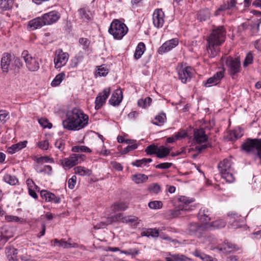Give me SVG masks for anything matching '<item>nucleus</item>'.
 <instances>
[{"label": "nucleus", "instance_id": "nucleus-32", "mask_svg": "<svg viewBox=\"0 0 261 261\" xmlns=\"http://www.w3.org/2000/svg\"><path fill=\"white\" fill-rule=\"evenodd\" d=\"M171 148L166 147L164 146L159 147L156 157L160 159H163L169 154Z\"/></svg>", "mask_w": 261, "mask_h": 261}, {"label": "nucleus", "instance_id": "nucleus-55", "mask_svg": "<svg viewBox=\"0 0 261 261\" xmlns=\"http://www.w3.org/2000/svg\"><path fill=\"white\" fill-rule=\"evenodd\" d=\"M38 122L44 128H51L52 127V124L49 122L47 119L41 118L39 119Z\"/></svg>", "mask_w": 261, "mask_h": 261}, {"label": "nucleus", "instance_id": "nucleus-2", "mask_svg": "<svg viewBox=\"0 0 261 261\" xmlns=\"http://www.w3.org/2000/svg\"><path fill=\"white\" fill-rule=\"evenodd\" d=\"M128 28L123 22L118 19L113 20L110 25L109 32L116 39H121L127 33Z\"/></svg>", "mask_w": 261, "mask_h": 261}, {"label": "nucleus", "instance_id": "nucleus-61", "mask_svg": "<svg viewBox=\"0 0 261 261\" xmlns=\"http://www.w3.org/2000/svg\"><path fill=\"white\" fill-rule=\"evenodd\" d=\"M172 165L171 163H163L155 166L157 169H166L170 168Z\"/></svg>", "mask_w": 261, "mask_h": 261}, {"label": "nucleus", "instance_id": "nucleus-41", "mask_svg": "<svg viewBox=\"0 0 261 261\" xmlns=\"http://www.w3.org/2000/svg\"><path fill=\"white\" fill-rule=\"evenodd\" d=\"M97 69L96 71V75L99 76H105L108 72L109 69L107 66L105 65H102L97 67Z\"/></svg>", "mask_w": 261, "mask_h": 261}, {"label": "nucleus", "instance_id": "nucleus-36", "mask_svg": "<svg viewBox=\"0 0 261 261\" xmlns=\"http://www.w3.org/2000/svg\"><path fill=\"white\" fill-rule=\"evenodd\" d=\"M211 15V12L208 9L200 10L197 15V18L200 21H205L209 19Z\"/></svg>", "mask_w": 261, "mask_h": 261}, {"label": "nucleus", "instance_id": "nucleus-13", "mask_svg": "<svg viewBox=\"0 0 261 261\" xmlns=\"http://www.w3.org/2000/svg\"><path fill=\"white\" fill-rule=\"evenodd\" d=\"M192 68L191 67H180L178 69V79L182 83H186L191 80Z\"/></svg>", "mask_w": 261, "mask_h": 261}, {"label": "nucleus", "instance_id": "nucleus-48", "mask_svg": "<svg viewBox=\"0 0 261 261\" xmlns=\"http://www.w3.org/2000/svg\"><path fill=\"white\" fill-rule=\"evenodd\" d=\"M72 151L74 152H91V150L86 146H75L72 148Z\"/></svg>", "mask_w": 261, "mask_h": 261}, {"label": "nucleus", "instance_id": "nucleus-10", "mask_svg": "<svg viewBox=\"0 0 261 261\" xmlns=\"http://www.w3.org/2000/svg\"><path fill=\"white\" fill-rule=\"evenodd\" d=\"M138 218L133 216H123L122 213H118L115 215L108 218V223H113L114 222L122 223H133L136 222Z\"/></svg>", "mask_w": 261, "mask_h": 261}, {"label": "nucleus", "instance_id": "nucleus-11", "mask_svg": "<svg viewBox=\"0 0 261 261\" xmlns=\"http://www.w3.org/2000/svg\"><path fill=\"white\" fill-rule=\"evenodd\" d=\"M110 92V88H108L105 89L102 92L98 94L95 100V109L96 110H99L102 107L109 97Z\"/></svg>", "mask_w": 261, "mask_h": 261}, {"label": "nucleus", "instance_id": "nucleus-46", "mask_svg": "<svg viewBox=\"0 0 261 261\" xmlns=\"http://www.w3.org/2000/svg\"><path fill=\"white\" fill-rule=\"evenodd\" d=\"M4 180L11 185H15L18 182V180L16 176L10 174L5 175Z\"/></svg>", "mask_w": 261, "mask_h": 261}, {"label": "nucleus", "instance_id": "nucleus-24", "mask_svg": "<svg viewBox=\"0 0 261 261\" xmlns=\"http://www.w3.org/2000/svg\"><path fill=\"white\" fill-rule=\"evenodd\" d=\"M218 248L224 253H228L237 250L236 245L227 241H225L224 244L218 246Z\"/></svg>", "mask_w": 261, "mask_h": 261}, {"label": "nucleus", "instance_id": "nucleus-6", "mask_svg": "<svg viewBox=\"0 0 261 261\" xmlns=\"http://www.w3.org/2000/svg\"><path fill=\"white\" fill-rule=\"evenodd\" d=\"M85 155L84 154H72L69 158H64L60 161L63 167L70 169L84 161Z\"/></svg>", "mask_w": 261, "mask_h": 261}, {"label": "nucleus", "instance_id": "nucleus-21", "mask_svg": "<svg viewBox=\"0 0 261 261\" xmlns=\"http://www.w3.org/2000/svg\"><path fill=\"white\" fill-rule=\"evenodd\" d=\"M122 98V92L120 89H116L112 93L109 99V103L114 106H118L121 102Z\"/></svg>", "mask_w": 261, "mask_h": 261}, {"label": "nucleus", "instance_id": "nucleus-35", "mask_svg": "<svg viewBox=\"0 0 261 261\" xmlns=\"http://www.w3.org/2000/svg\"><path fill=\"white\" fill-rule=\"evenodd\" d=\"M148 176L144 174H137L132 176V180L136 184H139L146 182Z\"/></svg>", "mask_w": 261, "mask_h": 261}, {"label": "nucleus", "instance_id": "nucleus-22", "mask_svg": "<svg viewBox=\"0 0 261 261\" xmlns=\"http://www.w3.org/2000/svg\"><path fill=\"white\" fill-rule=\"evenodd\" d=\"M208 137L205 135L203 128H199L194 130V139L198 143L205 142L207 141Z\"/></svg>", "mask_w": 261, "mask_h": 261}, {"label": "nucleus", "instance_id": "nucleus-54", "mask_svg": "<svg viewBox=\"0 0 261 261\" xmlns=\"http://www.w3.org/2000/svg\"><path fill=\"white\" fill-rule=\"evenodd\" d=\"M36 162L38 164H41L44 163H50L54 162V160L52 158H50L48 156H41L39 158H36Z\"/></svg>", "mask_w": 261, "mask_h": 261}, {"label": "nucleus", "instance_id": "nucleus-27", "mask_svg": "<svg viewBox=\"0 0 261 261\" xmlns=\"http://www.w3.org/2000/svg\"><path fill=\"white\" fill-rule=\"evenodd\" d=\"M84 53L80 51L76 56L71 60L70 66L72 68H76L78 65L82 63L84 59Z\"/></svg>", "mask_w": 261, "mask_h": 261}, {"label": "nucleus", "instance_id": "nucleus-60", "mask_svg": "<svg viewBox=\"0 0 261 261\" xmlns=\"http://www.w3.org/2000/svg\"><path fill=\"white\" fill-rule=\"evenodd\" d=\"M172 257L174 259V261H187L189 258L184 255L180 254H173Z\"/></svg>", "mask_w": 261, "mask_h": 261}, {"label": "nucleus", "instance_id": "nucleus-5", "mask_svg": "<svg viewBox=\"0 0 261 261\" xmlns=\"http://www.w3.org/2000/svg\"><path fill=\"white\" fill-rule=\"evenodd\" d=\"M208 227L206 224H200L197 222H192L188 225L187 231L189 234L200 238L204 237V232L207 231Z\"/></svg>", "mask_w": 261, "mask_h": 261}, {"label": "nucleus", "instance_id": "nucleus-18", "mask_svg": "<svg viewBox=\"0 0 261 261\" xmlns=\"http://www.w3.org/2000/svg\"><path fill=\"white\" fill-rule=\"evenodd\" d=\"M40 196L46 202H51L55 203H59L61 202L60 197L46 190L41 191Z\"/></svg>", "mask_w": 261, "mask_h": 261}, {"label": "nucleus", "instance_id": "nucleus-51", "mask_svg": "<svg viewBox=\"0 0 261 261\" xmlns=\"http://www.w3.org/2000/svg\"><path fill=\"white\" fill-rule=\"evenodd\" d=\"M80 44L82 46L84 50H87L90 44V41L87 38H80L79 40Z\"/></svg>", "mask_w": 261, "mask_h": 261}, {"label": "nucleus", "instance_id": "nucleus-38", "mask_svg": "<svg viewBox=\"0 0 261 261\" xmlns=\"http://www.w3.org/2000/svg\"><path fill=\"white\" fill-rule=\"evenodd\" d=\"M74 172L81 176L89 175L91 171L82 166H77L74 168Z\"/></svg>", "mask_w": 261, "mask_h": 261}, {"label": "nucleus", "instance_id": "nucleus-63", "mask_svg": "<svg viewBox=\"0 0 261 261\" xmlns=\"http://www.w3.org/2000/svg\"><path fill=\"white\" fill-rule=\"evenodd\" d=\"M138 147V145L136 144H132L130 145L127 146L126 147L124 148L122 151V153L124 154L128 153L129 151L133 150L136 149Z\"/></svg>", "mask_w": 261, "mask_h": 261}, {"label": "nucleus", "instance_id": "nucleus-62", "mask_svg": "<svg viewBox=\"0 0 261 261\" xmlns=\"http://www.w3.org/2000/svg\"><path fill=\"white\" fill-rule=\"evenodd\" d=\"M55 145L56 147L61 151L63 150L65 148V143L64 141L61 139L57 140L55 143Z\"/></svg>", "mask_w": 261, "mask_h": 261}, {"label": "nucleus", "instance_id": "nucleus-15", "mask_svg": "<svg viewBox=\"0 0 261 261\" xmlns=\"http://www.w3.org/2000/svg\"><path fill=\"white\" fill-rule=\"evenodd\" d=\"M164 13L162 9H155L152 15L153 23L157 28H162L164 23Z\"/></svg>", "mask_w": 261, "mask_h": 261}, {"label": "nucleus", "instance_id": "nucleus-19", "mask_svg": "<svg viewBox=\"0 0 261 261\" xmlns=\"http://www.w3.org/2000/svg\"><path fill=\"white\" fill-rule=\"evenodd\" d=\"M188 210V208H186L184 206H182L180 204L178 208H175L167 211L165 213V217L167 219H171L181 215V211Z\"/></svg>", "mask_w": 261, "mask_h": 261}, {"label": "nucleus", "instance_id": "nucleus-31", "mask_svg": "<svg viewBox=\"0 0 261 261\" xmlns=\"http://www.w3.org/2000/svg\"><path fill=\"white\" fill-rule=\"evenodd\" d=\"M226 11H227L226 14L228 15H231L232 13V12L228 7L226 3H224L222 5H220L219 8H218V9L215 12L214 15L215 16H218L221 14H223V13Z\"/></svg>", "mask_w": 261, "mask_h": 261}, {"label": "nucleus", "instance_id": "nucleus-39", "mask_svg": "<svg viewBox=\"0 0 261 261\" xmlns=\"http://www.w3.org/2000/svg\"><path fill=\"white\" fill-rule=\"evenodd\" d=\"M193 254L195 256L200 258L202 261H213V258L212 256L199 250H195Z\"/></svg>", "mask_w": 261, "mask_h": 261}, {"label": "nucleus", "instance_id": "nucleus-16", "mask_svg": "<svg viewBox=\"0 0 261 261\" xmlns=\"http://www.w3.org/2000/svg\"><path fill=\"white\" fill-rule=\"evenodd\" d=\"M224 76V71L217 72L213 76L208 78L205 82H203V85L206 87H210L219 84Z\"/></svg>", "mask_w": 261, "mask_h": 261}, {"label": "nucleus", "instance_id": "nucleus-1", "mask_svg": "<svg viewBox=\"0 0 261 261\" xmlns=\"http://www.w3.org/2000/svg\"><path fill=\"white\" fill-rule=\"evenodd\" d=\"M89 117L76 108L68 111L66 118L62 122L63 127L69 130H80L88 124Z\"/></svg>", "mask_w": 261, "mask_h": 261}, {"label": "nucleus", "instance_id": "nucleus-59", "mask_svg": "<svg viewBox=\"0 0 261 261\" xmlns=\"http://www.w3.org/2000/svg\"><path fill=\"white\" fill-rule=\"evenodd\" d=\"M76 182V177L75 175L72 176L68 181V188L72 190L74 189Z\"/></svg>", "mask_w": 261, "mask_h": 261}, {"label": "nucleus", "instance_id": "nucleus-30", "mask_svg": "<svg viewBox=\"0 0 261 261\" xmlns=\"http://www.w3.org/2000/svg\"><path fill=\"white\" fill-rule=\"evenodd\" d=\"M80 18L83 20H89L92 17V13L88 8H82L78 10Z\"/></svg>", "mask_w": 261, "mask_h": 261}, {"label": "nucleus", "instance_id": "nucleus-64", "mask_svg": "<svg viewBox=\"0 0 261 261\" xmlns=\"http://www.w3.org/2000/svg\"><path fill=\"white\" fill-rule=\"evenodd\" d=\"M13 65H14V69H15L16 68L17 69H19L22 66V63L21 62L19 58H16L13 61Z\"/></svg>", "mask_w": 261, "mask_h": 261}, {"label": "nucleus", "instance_id": "nucleus-45", "mask_svg": "<svg viewBox=\"0 0 261 261\" xmlns=\"http://www.w3.org/2000/svg\"><path fill=\"white\" fill-rule=\"evenodd\" d=\"M166 119V116L165 114L161 113L156 116L154 118V121L152 122V123L156 125H161L164 122Z\"/></svg>", "mask_w": 261, "mask_h": 261}, {"label": "nucleus", "instance_id": "nucleus-40", "mask_svg": "<svg viewBox=\"0 0 261 261\" xmlns=\"http://www.w3.org/2000/svg\"><path fill=\"white\" fill-rule=\"evenodd\" d=\"M65 77L64 72H61L57 74L51 83L52 87H56L59 86Z\"/></svg>", "mask_w": 261, "mask_h": 261}, {"label": "nucleus", "instance_id": "nucleus-44", "mask_svg": "<svg viewBox=\"0 0 261 261\" xmlns=\"http://www.w3.org/2000/svg\"><path fill=\"white\" fill-rule=\"evenodd\" d=\"M152 102V99L147 97L144 99H140L138 101V105L142 108H146L150 106Z\"/></svg>", "mask_w": 261, "mask_h": 261}, {"label": "nucleus", "instance_id": "nucleus-37", "mask_svg": "<svg viewBox=\"0 0 261 261\" xmlns=\"http://www.w3.org/2000/svg\"><path fill=\"white\" fill-rule=\"evenodd\" d=\"M140 250L137 248H132L126 250L120 251V253L124 254L126 255L130 256L132 258L140 254Z\"/></svg>", "mask_w": 261, "mask_h": 261}, {"label": "nucleus", "instance_id": "nucleus-50", "mask_svg": "<svg viewBox=\"0 0 261 261\" xmlns=\"http://www.w3.org/2000/svg\"><path fill=\"white\" fill-rule=\"evenodd\" d=\"M113 210L115 212L125 211L127 208V205L123 202L116 203L112 206Z\"/></svg>", "mask_w": 261, "mask_h": 261}, {"label": "nucleus", "instance_id": "nucleus-8", "mask_svg": "<svg viewBox=\"0 0 261 261\" xmlns=\"http://www.w3.org/2000/svg\"><path fill=\"white\" fill-rule=\"evenodd\" d=\"M225 64L231 76H233L240 71L241 62L238 58L228 57L226 58Z\"/></svg>", "mask_w": 261, "mask_h": 261}, {"label": "nucleus", "instance_id": "nucleus-52", "mask_svg": "<svg viewBox=\"0 0 261 261\" xmlns=\"http://www.w3.org/2000/svg\"><path fill=\"white\" fill-rule=\"evenodd\" d=\"M148 190L152 193L158 194L161 191V187L156 183L152 184L149 186Z\"/></svg>", "mask_w": 261, "mask_h": 261}, {"label": "nucleus", "instance_id": "nucleus-53", "mask_svg": "<svg viewBox=\"0 0 261 261\" xmlns=\"http://www.w3.org/2000/svg\"><path fill=\"white\" fill-rule=\"evenodd\" d=\"M148 206L151 209H160L162 207L163 203L161 201H153L148 203Z\"/></svg>", "mask_w": 261, "mask_h": 261}, {"label": "nucleus", "instance_id": "nucleus-4", "mask_svg": "<svg viewBox=\"0 0 261 261\" xmlns=\"http://www.w3.org/2000/svg\"><path fill=\"white\" fill-rule=\"evenodd\" d=\"M225 35L226 32L223 26L214 29L207 39L208 44L211 45H220L225 41Z\"/></svg>", "mask_w": 261, "mask_h": 261}, {"label": "nucleus", "instance_id": "nucleus-9", "mask_svg": "<svg viewBox=\"0 0 261 261\" xmlns=\"http://www.w3.org/2000/svg\"><path fill=\"white\" fill-rule=\"evenodd\" d=\"M69 54L63 52L62 49H58L55 52L54 58L55 67L56 69L61 68L65 66L69 59Z\"/></svg>", "mask_w": 261, "mask_h": 261}, {"label": "nucleus", "instance_id": "nucleus-20", "mask_svg": "<svg viewBox=\"0 0 261 261\" xmlns=\"http://www.w3.org/2000/svg\"><path fill=\"white\" fill-rule=\"evenodd\" d=\"M71 239H69L68 241H66L64 239L59 240L57 239L54 240V246H59L63 248H77L78 244L75 243H71L70 242Z\"/></svg>", "mask_w": 261, "mask_h": 261}, {"label": "nucleus", "instance_id": "nucleus-42", "mask_svg": "<svg viewBox=\"0 0 261 261\" xmlns=\"http://www.w3.org/2000/svg\"><path fill=\"white\" fill-rule=\"evenodd\" d=\"M14 0H0V8L7 10L12 8Z\"/></svg>", "mask_w": 261, "mask_h": 261}, {"label": "nucleus", "instance_id": "nucleus-28", "mask_svg": "<svg viewBox=\"0 0 261 261\" xmlns=\"http://www.w3.org/2000/svg\"><path fill=\"white\" fill-rule=\"evenodd\" d=\"M206 225L208 226L207 227V230H210L213 229H219L223 228L226 225V222L222 220H218L210 223L206 224Z\"/></svg>", "mask_w": 261, "mask_h": 261}, {"label": "nucleus", "instance_id": "nucleus-7", "mask_svg": "<svg viewBox=\"0 0 261 261\" xmlns=\"http://www.w3.org/2000/svg\"><path fill=\"white\" fill-rule=\"evenodd\" d=\"M21 57L25 62L28 69L30 71H37L40 67L38 59L32 57L27 50H24L21 54Z\"/></svg>", "mask_w": 261, "mask_h": 261}, {"label": "nucleus", "instance_id": "nucleus-25", "mask_svg": "<svg viewBox=\"0 0 261 261\" xmlns=\"http://www.w3.org/2000/svg\"><path fill=\"white\" fill-rule=\"evenodd\" d=\"M45 25L42 16L38 17L31 20L29 23V27L32 30H35Z\"/></svg>", "mask_w": 261, "mask_h": 261}, {"label": "nucleus", "instance_id": "nucleus-29", "mask_svg": "<svg viewBox=\"0 0 261 261\" xmlns=\"http://www.w3.org/2000/svg\"><path fill=\"white\" fill-rule=\"evenodd\" d=\"M243 135V131L241 128L236 129L231 131L227 136L229 141H233L237 139L241 138Z\"/></svg>", "mask_w": 261, "mask_h": 261}, {"label": "nucleus", "instance_id": "nucleus-3", "mask_svg": "<svg viewBox=\"0 0 261 261\" xmlns=\"http://www.w3.org/2000/svg\"><path fill=\"white\" fill-rule=\"evenodd\" d=\"M218 168L222 177L228 182H232L234 180L233 170L231 168V163L227 159H225L220 162Z\"/></svg>", "mask_w": 261, "mask_h": 261}, {"label": "nucleus", "instance_id": "nucleus-57", "mask_svg": "<svg viewBox=\"0 0 261 261\" xmlns=\"http://www.w3.org/2000/svg\"><path fill=\"white\" fill-rule=\"evenodd\" d=\"M253 61V56L251 53H248L245 59L243 62V66L244 67H247L248 65L251 64Z\"/></svg>", "mask_w": 261, "mask_h": 261}, {"label": "nucleus", "instance_id": "nucleus-23", "mask_svg": "<svg viewBox=\"0 0 261 261\" xmlns=\"http://www.w3.org/2000/svg\"><path fill=\"white\" fill-rule=\"evenodd\" d=\"M210 215L208 210L206 207H202L199 211L198 217L199 220L204 224H208V222L211 220Z\"/></svg>", "mask_w": 261, "mask_h": 261}, {"label": "nucleus", "instance_id": "nucleus-26", "mask_svg": "<svg viewBox=\"0 0 261 261\" xmlns=\"http://www.w3.org/2000/svg\"><path fill=\"white\" fill-rule=\"evenodd\" d=\"M27 141H24L13 144L7 149V152L10 154H13L26 147Z\"/></svg>", "mask_w": 261, "mask_h": 261}, {"label": "nucleus", "instance_id": "nucleus-43", "mask_svg": "<svg viewBox=\"0 0 261 261\" xmlns=\"http://www.w3.org/2000/svg\"><path fill=\"white\" fill-rule=\"evenodd\" d=\"M179 201L181 202V206H184L186 208L188 205L194 201V199L192 198H189L185 196H180L178 198Z\"/></svg>", "mask_w": 261, "mask_h": 261}, {"label": "nucleus", "instance_id": "nucleus-58", "mask_svg": "<svg viewBox=\"0 0 261 261\" xmlns=\"http://www.w3.org/2000/svg\"><path fill=\"white\" fill-rule=\"evenodd\" d=\"M17 250L14 249V248L12 249V250H10L11 253H13V254L12 255L8 254L7 255L8 259L9 261H19L17 258H16V255L17 254Z\"/></svg>", "mask_w": 261, "mask_h": 261}, {"label": "nucleus", "instance_id": "nucleus-12", "mask_svg": "<svg viewBox=\"0 0 261 261\" xmlns=\"http://www.w3.org/2000/svg\"><path fill=\"white\" fill-rule=\"evenodd\" d=\"M1 68L3 72L7 73L9 70H14L13 62L10 54H5L1 59Z\"/></svg>", "mask_w": 261, "mask_h": 261}, {"label": "nucleus", "instance_id": "nucleus-14", "mask_svg": "<svg viewBox=\"0 0 261 261\" xmlns=\"http://www.w3.org/2000/svg\"><path fill=\"white\" fill-rule=\"evenodd\" d=\"M45 25H50L56 22L61 17L57 11H51L44 14L42 16Z\"/></svg>", "mask_w": 261, "mask_h": 261}, {"label": "nucleus", "instance_id": "nucleus-49", "mask_svg": "<svg viewBox=\"0 0 261 261\" xmlns=\"http://www.w3.org/2000/svg\"><path fill=\"white\" fill-rule=\"evenodd\" d=\"M158 148L159 147L156 145H151L147 147L145 152L148 155L156 154L157 156Z\"/></svg>", "mask_w": 261, "mask_h": 261}, {"label": "nucleus", "instance_id": "nucleus-33", "mask_svg": "<svg viewBox=\"0 0 261 261\" xmlns=\"http://www.w3.org/2000/svg\"><path fill=\"white\" fill-rule=\"evenodd\" d=\"M145 50V45L143 42H140L138 44L135 53L134 54V58L136 60H138L140 59L142 55L143 54L144 51Z\"/></svg>", "mask_w": 261, "mask_h": 261}, {"label": "nucleus", "instance_id": "nucleus-47", "mask_svg": "<svg viewBox=\"0 0 261 261\" xmlns=\"http://www.w3.org/2000/svg\"><path fill=\"white\" fill-rule=\"evenodd\" d=\"M218 46L216 45H211L210 44H208L207 49L211 58L216 56L217 53L219 51V48Z\"/></svg>", "mask_w": 261, "mask_h": 261}, {"label": "nucleus", "instance_id": "nucleus-56", "mask_svg": "<svg viewBox=\"0 0 261 261\" xmlns=\"http://www.w3.org/2000/svg\"><path fill=\"white\" fill-rule=\"evenodd\" d=\"M38 146L42 150H47L49 147V142L47 140H44L37 143Z\"/></svg>", "mask_w": 261, "mask_h": 261}, {"label": "nucleus", "instance_id": "nucleus-17", "mask_svg": "<svg viewBox=\"0 0 261 261\" xmlns=\"http://www.w3.org/2000/svg\"><path fill=\"white\" fill-rule=\"evenodd\" d=\"M178 44V40L177 38H173L166 41L159 47L158 53L159 54H163L169 51L172 48L175 47Z\"/></svg>", "mask_w": 261, "mask_h": 261}, {"label": "nucleus", "instance_id": "nucleus-34", "mask_svg": "<svg viewBox=\"0 0 261 261\" xmlns=\"http://www.w3.org/2000/svg\"><path fill=\"white\" fill-rule=\"evenodd\" d=\"M142 236L147 237H151L152 238L158 237L159 236V232L156 228H149L143 230L141 232Z\"/></svg>", "mask_w": 261, "mask_h": 261}]
</instances>
